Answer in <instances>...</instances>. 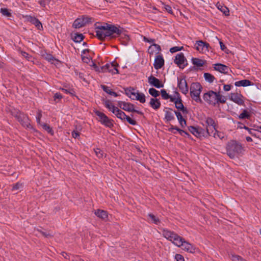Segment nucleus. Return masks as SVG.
<instances>
[{"mask_svg": "<svg viewBox=\"0 0 261 261\" xmlns=\"http://www.w3.org/2000/svg\"><path fill=\"white\" fill-rule=\"evenodd\" d=\"M122 30L114 25L105 23L100 25L99 30L96 31V36L100 40H104L107 37L116 38L121 34Z\"/></svg>", "mask_w": 261, "mask_h": 261, "instance_id": "1", "label": "nucleus"}, {"mask_svg": "<svg viewBox=\"0 0 261 261\" xmlns=\"http://www.w3.org/2000/svg\"><path fill=\"white\" fill-rule=\"evenodd\" d=\"M243 148L242 145L232 141L229 143L227 147V152L230 158H234L242 153Z\"/></svg>", "mask_w": 261, "mask_h": 261, "instance_id": "2", "label": "nucleus"}, {"mask_svg": "<svg viewBox=\"0 0 261 261\" xmlns=\"http://www.w3.org/2000/svg\"><path fill=\"white\" fill-rule=\"evenodd\" d=\"M163 235L167 240L172 241L175 245L180 247L185 240L177 233L166 229H163Z\"/></svg>", "mask_w": 261, "mask_h": 261, "instance_id": "3", "label": "nucleus"}, {"mask_svg": "<svg viewBox=\"0 0 261 261\" xmlns=\"http://www.w3.org/2000/svg\"><path fill=\"white\" fill-rule=\"evenodd\" d=\"M202 87L199 83H192L190 87V94L192 98L196 102H201L200 94Z\"/></svg>", "mask_w": 261, "mask_h": 261, "instance_id": "4", "label": "nucleus"}, {"mask_svg": "<svg viewBox=\"0 0 261 261\" xmlns=\"http://www.w3.org/2000/svg\"><path fill=\"white\" fill-rule=\"evenodd\" d=\"M104 105L105 107L114 114L117 118L124 121V118L126 116L125 113L112 105L110 100H105L104 101Z\"/></svg>", "mask_w": 261, "mask_h": 261, "instance_id": "5", "label": "nucleus"}, {"mask_svg": "<svg viewBox=\"0 0 261 261\" xmlns=\"http://www.w3.org/2000/svg\"><path fill=\"white\" fill-rule=\"evenodd\" d=\"M94 113L98 117V121L102 124L109 128H111L114 126L113 120L109 118L103 113L99 111H95Z\"/></svg>", "mask_w": 261, "mask_h": 261, "instance_id": "6", "label": "nucleus"}, {"mask_svg": "<svg viewBox=\"0 0 261 261\" xmlns=\"http://www.w3.org/2000/svg\"><path fill=\"white\" fill-rule=\"evenodd\" d=\"M118 106L124 111L130 112H135L141 115H143V113L141 111L135 109V106L131 103L126 102L125 101H119L118 102Z\"/></svg>", "mask_w": 261, "mask_h": 261, "instance_id": "7", "label": "nucleus"}, {"mask_svg": "<svg viewBox=\"0 0 261 261\" xmlns=\"http://www.w3.org/2000/svg\"><path fill=\"white\" fill-rule=\"evenodd\" d=\"M171 101L174 103L175 108L178 111H181L184 115H187L188 114L189 111L187 108L184 106L180 96L177 98L175 97L171 98Z\"/></svg>", "mask_w": 261, "mask_h": 261, "instance_id": "8", "label": "nucleus"}, {"mask_svg": "<svg viewBox=\"0 0 261 261\" xmlns=\"http://www.w3.org/2000/svg\"><path fill=\"white\" fill-rule=\"evenodd\" d=\"M91 20V17L83 16L82 18H77L75 19L73 22L72 26L73 28L76 29L81 28L85 26L86 24L91 23L92 22Z\"/></svg>", "mask_w": 261, "mask_h": 261, "instance_id": "9", "label": "nucleus"}, {"mask_svg": "<svg viewBox=\"0 0 261 261\" xmlns=\"http://www.w3.org/2000/svg\"><path fill=\"white\" fill-rule=\"evenodd\" d=\"M229 99L239 106H244L245 97L239 93H231L229 95Z\"/></svg>", "mask_w": 261, "mask_h": 261, "instance_id": "10", "label": "nucleus"}, {"mask_svg": "<svg viewBox=\"0 0 261 261\" xmlns=\"http://www.w3.org/2000/svg\"><path fill=\"white\" fill-rule=\"evenodd\" d=\"M177 86L182 93L185 95L187 94L189 89L185 76L183 77L177 78Z\"/></svg>", "mask_w": 261, "mask_h": 261, "instance_id": "11", "label": "nucleus"}, {"mask_svg": "<svg viewBox=\"0 0 261 261\" xmlns=\"http://www.w3.org/2000/svg\"><path fill=\"white\" fill-rule=\"evenodd\" d=\"M174 62L177 64L180 68L182 69L184 68V67L188 64L187 63L185 64V62H187V60L185 57L184 54L182 53L176 55L174 60Z\"/></svg>", "mask_w": 261, "mask_h": 261, "instance_id": "12", "label": "nucleus"}, {"mask_svg": "<svg viewBox=\"0 0 261 261\" xmlns=\"http://www.w3.org/2000/svg\"><path fill=\"white\" fill-rule=\"evenodd\" d=\"M17 120L23 127L29 129L33 128V126L30 123V120L28 116L23 113H22V114L19 116V118Z\"/></svg>", "mask_w": 261, "mask_h": 261, "instance_id": "13", "label": "nucleus"}, {"mask_svg": "<svg viewBox=\"0 0 261 261\" xmlns=\"http://www.w3.org/2000/svg\"><path fill=\"white\" fill-rule=\"evenodd\" d=\"M208 47H210L209 44L201 40L197 41L194 44V48L199 52L208 50Z\"/></svg>", "mask_w": 261, "mask_h": 261, "instance_id": "14", "label": "nucleus"}, {"mask_svg": "<svg viewBox=\"0 0 261 261\" xmlns=\"http://www.w3.org/2000/svg\"><path fill=\"white\" fill-rule=\"evenodd\" d=\"M148 82L151 85L157 88H160L164 87V84L162 82L152 75L150 76L148 78Z\"/></svg>", "mask_w": 261, "mask_h": 261, "instance_id": "15", "label": "nucleus"}, {"mask_svg": "<svg viewBox=\"0 0 261 261\" xmlns=\"http://www.w3.org/2000/svg\"><path fill=\"white\" fill-rule=\"evenodd\" d=\"M164 65V60L162 55H158L156 56L153 64L154 67L155 69H161Z\"/></svg>", "mask_w": 261, "mask_h": 261, "instance_id": "16", "label": "nucleus"}, {"mask_svg": "<svg viewBox=\"0 0 261 261\" xmlns=\"http://www.w3.org/2000/svg\"><path fill=\"white\" fill-rule=\"evenodd\" d=\"M180 247H182L183 250L192 253H195L196 249V248L192 244L186 241L185 240H184Z\"/></svg>", "mask_w": 261, "mask_h": 261, "instance_id": "17", "label": "nucleus"}, {"mask_svg": "<svg viewBox=\"0 0 261 261\" xmlns=\"http://www.w3.org/2000/svg\"><path fill=\"white\" fill-rule=\"evenodd\" d=\"M174 114L176 115L177 120L182 128H184L187 125V122L184 118V116L181 113L178 111H174Z\"/></svg>", "mask_w": 261, "mask_h": 261, "instance_id": "18", "label": "nucleus"}, {"mask_svg": "<svg viewBox=\"0 0 261 261\" xmlns=\"http://www.w3.org/2000/svg\"><path fill=\"white\" fill-rule=\"evenodd\" d=\"M117 66H118V64L114 62L110 64L107 63L105 65L100 67L101 72H106L110 68H111L116 70L115 73H119V71L117 68Z\"/></svg>", "mask_w": 261, "mask_h": 261, "instance_id": "19", "label": "nucleus"}, {"mask_svg": "<svg viewBox=\"0 0 261 261\" xmlns=\"http://www.w3.org/2000/svg\"><path fill=\"white\" fill-rule=\"evenodd\" d=\"M214 68L221 73H225L227 72L228 67L222 64H214Z\"/></svg>", "mask_w": 261, "mask_h": 261, "instance_id": "20", "label": "nucleus"}, {"mask_svg": "<svg viewBox=\"0 0 261 261\" xmlns=\"http://www.w3.org/2000/svg\"><path fill=\"white\" fill-rule=\"evenodd\" d=\"M189 130L196 137H200L202 134V129L193 126L188 127Z\"/></svg>", "mask_w": 261, "mask_h": 261, "instance_id": "21", "label": "nucleus"}, {"mask_svg": "<svg viewBox=\"0 0 261 261\" xmlns=\"http://www.w3.org/2000/svg\"><path fill=\"white\" fill-rule=\"evenodd\" d=\"M161 50V46L157 44L153 43L148 48V53L149 54L153 55L154 53L156 51V54H159V52Z\"/></svg>", "mask_w": 261, "mask_h": 261, "instance_id": "22", "label": "nucleus"}, {"mask_svg": "<svg viewBox=\"0 0 261 261\" xmlns=\"http://www.w3.org/2000/svg\"><path fill=\"white\" fill-rule=\"evenodd\" d=\"M149 105L152 109L157 110L160 108L161 104L158 99L151 98L150 99Z\"/></svg>", "mask_w": 261, "mask_h": 261, "instance_id": "23", "label": "nucleus"}, {"mask_svg": "<svg viewBox=\"0 0 261 261\" xmlns=\"http://www.w3.org/2000/svg\"><path fill=\"white\" fill-rule=\"evenodd\" d=\"M95 215L103 220H105L108 217V213L104 210L97 209L94 212Z\"/></svg>", "mask_w": 261, "mask_h": 261, "instance_id": "24", "label": "nucleus"}, {"mask_svg": "<svg viewBox=\"0 0 261 261\" xmlns=\"http://www.w3.org/2000/svg\"><path fill=\"white\" fill-rule=\"evenodd\" d=\"M213 95L215 96V100L217 103L220 102L224 103L226 102V97L220 94L219 93H217L213 91Z\"/></svg>", "mask_w": 261, "mask_h": 261, "instance_id": "25", "label": "nucleus"}, {"mask_svg": "<svg viewBox=\"0 0 261 261\" xmlns=\"http://www.w3.org/2000/svg\"><path fill=\"white\" fill-rule=\"evenodd\" d=\"M216 6L217 8L221 12H222L225 16L229 15V11L226 6L219 3H217Z\"/></svg>", "mask_w": 261, "mask_h": 261, "instance_id": "26", "label": "nucleus"}, {"mask_svg": "<svg viewBox=\"0 0 261 261\" xmlns=\"http://www.w3.org/2000/svg\"><path fill=\"white\" fill-rule=\"evenodd\" d=\"M234 85L236 87H247L251 85V82L248 80H243L236 82Z\"/></svg>", "mask_w": 261, "mask_h": 261, "instance_id": "27", "label": "nucleus"}, {"mask_svg": "<svg viewBox=\"0 0 261 261\" xmlns=\"http://www.w3.org/2000/svg\"><path fill=\"white\" fill-rule=\"evenodd\" d=\"M30 21L32 24H34L38 30H41L43 29L42 23L38 19L35 17H31Z\"/></svg>", "mask_w": 261, "mask_h": 261, "instance_id": "28", "label": "nucleus"}, {"mask_svg": "<svg viewBox=\"0 0 261 261\" xmlns=\"http://www.w3.org/2000/svg\"><path fill=\"white\" fill-rule=\"evenodd\" d=\"M170 111H165V119L167 121H170L174 119V116L173 114L171 112L172 109L171 108H168Z\"/></svg>", "mask_w": 261, "mask_h": 261, "instance_id": "29", "label": "nucleus"}, {"mask_svg": "<svg viewBox=\"0 0 261 261\" xmlns=\"http://www.w3.org/2000/svg\"><path fill=\"white\" fill-rule=\"evenodd\" d=\"M192 61L193 64L197 67H201L204 65L205 61L196 58H192Z\"/></svg>", "mask_w": 261, "mask_h": 261, "instance_id": "30", "label": "nucleus"}, {"mask_svg": "<svg viewBox=\"0 0 261 261\" xmlns=\"http://www.w3.org/2000/svg\"><path fill=\"white\" fill-rule=\"evenodd\" d=\"M132 99H136L137 100H139L141 103H144L145 102V95L142 93H137V95L136 96V97H133L132 98Z\"/></svg>", "mask_w": 261, "mask_h": 261, "instance_id": "31", "label": "nucleus"}, {"mask_svg": "<svg viewBox=\"0 0 261 261\" xmlns=\"http://www.w3.org/2000/svg\"><path fill=\"white\" fill-rule=\"evenodd\" d=\"M84 38V36L82 34L80 33H75L73 37H72V39L73 41L75 42H81Z\"/></svg>", "mask_w": 261, "mask_h": 261, "instance_id": "32", "label": "nucleus"}, {"mask_svg": "<svg viewBox=\"0 0 261 261\" xmlns=\"http://www.w3.org/2000/svg\"><path fill=\"white\" fill-rule=\"evenodd\" d=\"M168 130L170 132H173V130H175L177 132H178L179 133V134L181 136H184V134H186V131L179 128L176 126H174V125H171V127L169 128Z\"/></svg>", "mask_w": 261, "mask_h": 261, "instance_id": "33", "label": "nucleus"}, {"mask_svg": "<svg viewBox=\"0 0 261 261\" xmlns=\"http://www.w3.org/2000/svg\"><path fill=\"white\" fill-rule=\"evenodd\" d=\"M161 94L162 98L164 99H170V101H171V98H173L172 96L169 95L166 91L165 89H162L161 91Z\"/></svg>", "mask_w": 261, "mask_h": 261, "instance_id": "34", "label": "nucleus"}, {"mask_svg": "<svg viewBox=\"0 0 261 261\" xmlns=\"http://www.w3.org/2000/svg\"><path fill=\"white\" fill-rule=\"evenodd\" d=\"M37 231L40 232L43 236L46 238H50L53 237L54 235L51 234L49 231H43L40 229H37Z\"/></svg>", "mask_w": 261, "mask_h": 261, "instance_id": "35", "label": "nucleus"}, {"mask_svg": "<svg viewBox=\"0 0 261 261\" xmlns=\"http://www.w3.org/2000/svg\"><path fill=\"white\" fill-rule=\"evenodd\" d=\"M250 117V114L249 113V112L246 110H244L243 112L241 113L239 115V119H246V118H249Z\"/></svg>", "mask_w": 261, "mask_h": 261, "instance_id": "36", "label": "nucleus"}, {"mask_svg": "<svg viewBox=\"0 0 261 261\" xmlns=\"http://www.w3.org/2000/svg\"><path fill=\"white\" fill-rule=\"evenodd\" d=\"M149 93L153 97L156 98L160 95L159 92L153 88L149 89Z\"/></svg>", "mask_w": 261, "mask_h": 261, "instance_id": "37", "label": "nucleus"}, {"mask_svg": "<svg viewBox=\"0 0 261 261\" xmlns=\"http://www.w3.org/2000/svg\"><path fill=\"white\" fill-rule=\"evenodd\" d=\"M94 152L95 154L98 158H102L104 156H106L105 153L102 150H101L100 148H97L94 149Z\"/></svg>", "mask_w": 261, "mask_h": 261, "instance_id": "38", "label": "nucleus"}, {"mask_svg": "<svg viewBox=\"0 0 261 261\" xmlns=\"http://www.w3.org/2000/svg\"><path fill=\"white\" fill-rule=\"evenodd\" d=\"M148 216L151 219V221L153 223H154L155 224H159L160 223V219L156 217L153 214H148Z\"/></svg>", "mask_w": 261, "mask_h": 261, "instance_id": "39", "label": "nucleus"}, {"mask_svg": "<svg viewBox=\"0 0 261 261\" xmlns=\"http://www.w3.org/2000/svg\"><path fill=\"white\" fill-rule=\"evenodd\" d=\"M41 125L43 128L45 129L46 131H47L48 133L52 135H54V131L49 125H48L46 123H43Z\"/></svg>", "mask_w": 261, "mask_h": 261, "instance_id": "40", "label": "nucleus"}, {"mask_svg": "<svg viewBox=\"0 0 261 261\" xmlns=\"http://www.w3.org/2000/svg\"><path fill=\"white\" fill-rule=\"evenodd\" d=\"M213 137L216 139L218 138L221 140L224 138V134L223 133L215 130V133L214 134Z\"/></svg>", "mask_w": 261, "mask_h": 261, "instance_id": "41", "label": "nucleus"}, {"mask_svg": "<svg viewBox=\"0 0 261 261\" xmlns=\"http://www.w3.org/2000/svg\"><path fill=\"white\" fill-rule=\"evenodd\" d=\"M125 120H126L127 122L131 125H135L137 124V122L136 120L132 119V118L130 117L127 116L126 115L124 118V121Z\"/></svg>", "mask_w": 261, "mask_h": 261, "instance_id": "42", "label": "nucleus"}, {"mask_svg": "<svg viewBox=\"0 0 261 261\" xmlns=\"http://www.w3.org/2000/svg\"><path fill=\"white\" fill-rule=\"evenodd\" d=\"M1 12L2 13L3 15L6 16L7 17H11L12 16L11 13L7 8H2L1 9Z\"/></svg>", "mask_w": 261, "mask_h": 261, "instance_id": "43", "label": "nucleus"}, {"mask_svg": "<svg viewBox=\"0 0 261 261\" xmlns=\"http://www.w3.org/2000/svg\"><path fill=\"white\" fill-rule=\"evenodd\" d=\"M206 123L207 124L206 131L209 134V129H211V127L212 126V118H208L206 120Z\"/></svg>", "mask_w": 261, "mask_h": 261, "instance_id": "44", "label": "nucleus"}, {"mask_svg": "<svg viewBox=\"0 0 261 261\" xmlns=\"http://www.w3.org/2000/svg\"><path fill=\"white\" fill-rule=\"evenodd\" d=\"M12 115L17 119L19 118V116L22 114L20 111L18 110H14L12 111Z\"/></svg>", "mask_w": 261, "mask_h": 261, "instance_id": "45", "label": "nucleus"}, {"mask_svg": "<svg viewBox=\"0 0 261 261\" xmlns=\"http://www.w3.org/2000/svg\"><path fill=\"white\" fill-rule=\"evenodd\" d=\"M45 59L51 62V63H53V62L56 61H58V60H57L51 55L50 54H46V56H45Z\"/></svg>", "mask_w": 261, "mask_h": 261, "instance_id": "46", "label": "nucleus"}, {"mask_svg": "<svg viewBox=\"0 0 261 261\" xmlns=\"http://www.w3.org/2000/svg\"><path fill=\"white\" fill-rule=\"evenodd\" d=\"M212 94V90L210 91L208 93H205L204 95L203 98L205 100L207 101L209 103L211 102L210 98Z\"/></svg>", "mask_w": 261, "mask_h": 261, "instance_id": "47", "label": "nucleus"}, {"mask_svg": "<svg viewBox=\"0 0 261 261\" xmlns=\"http://www.w3.org/2000/svg\"><path fill=\"white\" fill-rule=\"evenodd\" d=\"M125 93V94L128 96L130 98H133L131 96H130V94L131 92L133 91H135V89L134 88L129 87V88H126L124 89Z\"/></svg>", "mask_w": 261, "mask_h": 261, "instance_id": "48", "label": "nucleus"}, {"mask_svg": "<svg viewBox=\"0 0 261 261\" xmlns=\"http://www.w3.org/2000/svg\"><path fill=\"white\" fill-rule=\"evenodd\" d=\"M183 46L179 47V46H174L172 47L170 49V51L172 53H175L178 51H180L183 49Z\"/></svg>", "mask_w": 261, "mask_h": 261, "instance_id": "49", "label": "nucleus"}, {"mask_svg": "<svg viewBox=\"0 0 261 261\" xmlns=\"http://www.w3.org/2000/svg\"><path fill=\"white\" fill-rule=\"evenodd\" d=\"M204 77L206 80L209 82H212V75L209 73H204Z\"/></svg>", "mask_w": 261, "mask_h": 261, "instance_id": "50", "label": "nucleus"}, {"mask_svg": "<svg viewBox=\"0 0 261 261\" xmlns=\"http://www.w3.org/2000/svg\"><path fill=\"white\" fill-rule=\"evenodd\" d=\"M101 88L102 89V90L106 92L107 93L110 94L111 92L112 91L111 89H109V88L105 85H101Z\"/></svg>", "mask_w": 261, "mask_h": 261, "instance_id": "51", "label": "nucleus"}, {"mask_svg": "<svg viewBox=\"0 0 261 261\" xmlns=\"http://www.w3.org/2000/svg\"><path fill=\"white\" fill-rule=\"evenodd\" d=\"M62 98V95L61 93H56L55 94L54 96V100L57 102H58V100L57 101V100H60L61 99V98Z\"/></svg>", "mask_w": 261, "mask_h": 261, "instance_id": "52", "label": "nucleus"}, {"mask_svg": "<svg viewBox=\"0 0 261 261\" xmlns=\"http://www.w3.org/2000/svg\"><path fill=\"white\" fill-rule=\"evenodd\" d=\"M175 258L177 261H185L183 256L179 254H176Z\"/></svg>", "mask_w": 261, "mask_h": 261, "instance_id": "53", "label": "nucleus"}, {"mask_svg": "<svg viewBox=\"0 0 261 261\" xmlns=\"http://www.w3.org/2000/svg\"><path fill=\"white\" fill-rule=\"evenodd\" d=\"M215 39L219 42V43L220 44V48L222 50H224V49H225V45L223 43V42L222 41H221L219 38L217 37H215Z\"/></svg>", "mask_w": 261, "mask_h": 261, "instance_id": "54", "label": "nucleus"}, {"mask_svg": "<svg viewBox=\"0 0 261 261\" xmlns=\"http://www.w3.org/2000/svg\"><path fill=\"white\" fill-rule=\"evenodd\" d=\"M22 187V185L21 183L17 182L14 185L13 187V190H18Z\"/></svg>", "mask_w": 261, "mask_h": 261, "instance_id": "55", "label": "nucleus"}, {"mask_svg": "<svg viewBox=\"0 0 261 261\" xmlns=\"http://www.w3.org/2000/svg\"><path fill=\"white\" fill-rule=\"evenodd\" d=\"M42 117L41 111H39L36 117L37 122L38 123H40L41 118Z\"/></svg>", "mask_w": 261, "mask_h": 261, "instance_id": "56", "label": "nucleus"}, {"mask_svg": "<svg viewBox=\"0 0 261 261\" xmlns=\"http://www.w3.org/2000/svg\"><path fill=\"white\" fill-rule=\"evenodd\" d=\"M164 8L169 13L172 14L173 12L171 6L169 5H165Z\"/></svg>", "mask_w": 261, "mask_h": 261, "instance_id": "57", "label": "nucleus"}, {"mask_svg": "<svg viewBox=\"0 0 261 261\" xmlns=\"http://www.w3.org/2000/svg\"><path fill=\"white\" fill-rule=\"evenodd\" d=\"M143 40L145 42H149V43H153L155 41V40L153 39H149L147 38L146 37L144 36L143 37Z\"/></svg>", "mask_w": 261, "mask_h": 261, "instance_id": "58", "label": "nucleus"}, {"mask_svg": "<svg viewBox=\"0 0 261 261\" xmlns=\"http://www.w3.org/2000/svg\"><path fill=\"white\" fill-rule=\"evenodd\" d=\"M72 136L74 138H76L80 136V133L77 131L73 130L72 132Z\"/></svg>", "mask_w": 261, "mask_h": 261, "instance_id": "59", "label": "nucleus"}, {"mask_svg": "<svg viewBox=\"0 0 261 261\" xmlns=\"http://www.w3.org/2000/svg\"><path fill=\"white\" fill-rule=\"evenodd\" d=\"M82 59L84 62L86 63H89L90 60V59L89 58L85 57V56H82Z\"/></svg>", "mask_w": 261, "mask_h": 261, "instance_id": "60", "label": "nucleus"}, {"mask_svg": "<svg viewBox=\"0 0 261 261\" xmlns=\"http://www.w3.org/2000/svg\"><path fill=\"white\" fill-rule=\"evenodd\" d=\"M21 54L22 56H23L25 58L27 59H29L31 57V56L29 54H28L25 51H21Z\"/></svg>", "mask_w": 261, "mask_h": 261, "instance_id": "61", "label": "nucleus"}, {"mask_svg": "<svg viewBox=\"0 0 261 261\" xmlns=\"http://www.w3.org/2000/svg\"><path fill=\"white\" fill-rule=\"evenodd\" d=\"M61 254L65 258L69 259V255L67 253L65 252H62Z\"/></svg>", "mask_w": 261, "mask_h": 261, "instance_id": "62", "label": "nucleus"}, {"mask_svg": "<svg viewBox=\"0 0 261 261\" xmlns=\"http://www.w3.org/2000/svg\"><path fill=\"white\" fill-rule=\"evenodd\" d=\"M231 89V86L230 85H224V90L225 91H228Z\"/></svg>", "mask_w": 261, "mask_h": 261, "instance_id": "63", "label": "nucleus"}, {"mask_svg": "<svg viewBox=\"0 0 261 261\" xmlns=\"http://www.w3.org/2000/svg\"><path fill=\"white\" fill-rule=\"evenodd\" d=\"M93 66L96 71H98V72H101L100 67H99L98 66H97L96 64L93 63Z\"/></svg>", "mask_w": 261, "mask_h": 261, "instance_id": "64", "label": "nucleus"}]
</instances>
